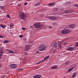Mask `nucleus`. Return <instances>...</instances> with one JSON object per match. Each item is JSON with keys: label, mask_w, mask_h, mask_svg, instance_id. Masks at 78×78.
Segmentation results:
<instances>
[{"label": "nucleus", "mask_w": 78, "mask_h": 78, "mask_svg": "<svg viewBox=\"0 0 78 78\" xmlns=\"http://www.w3.org/2000/svg\"><path fill=\"white\" fill-rule=\"evenodd\" d=\"M38 48L39 51H42L45 50L47 48V46L43 44H41L39 46Z\"/></svg>", "instance_id": "f257e3e1"}, {"label": "nucleus", "mask_w": 78, "mask_h": 78, "mask_svg": "<svg viewBox=\"0 0 78 78\" xmlns=\"http://www.w3.org/2000/svg\"><path fill=\"white\" fill-rule=\"evenodd\" d=\"M70 32V30L68 29H63L61 31V33L62 34H67Z\"/></svg>", "instance_id": "f03ea898"}, {"label": "nucleus", "mask_w": 78, "mask_h": 78, "mask_svg": "<svg viewBox=\"0 0 78 78\" xmlns=\"http://www.w3.org/2000/svg\"><path fill=\"white\" fill-rule=\"evenodd\" d=\"M35 28H40L42 27V26L40 23H37L34 25Z\"/></svg>", "instance_id": "7ed1b4c3"}, {"label": "nucleus", "mask_w": 78, "mask_h": 78, "mask_svg": "<svg viewBox=\"0 0 78 78\" xmlns=\"http://www.w3.org/2000/svg\"><path fill=\"white\" fill-rule=\"evenodd\" d=\"M19 16L20 19L23 20H24V19L25 18V15L23 12H21L19 14Z\"/></svg>", "instance_id": "20e7f679"}, {"label": "nucleus", "mask_w": 78, "mask_h": 78, "mask_svg": "<svg viewBox=\"0 0 78 78\" xmlns=\"http://www.w3.org/2000/svg\"><path fill=\"white\" fill-rule=\"evenodd\" d=\"M10 67L12 69H16V68H17V65L16 64H12L10 65Z\"/></svg>", "instance_id": "39448f33"}, {"label": "nucleus", "mask_w": 78, "mask_h": 78, "mask_svg": "<svg viewBox=\"0 0 78 78\" xmlns=\"http://www.w3.org/2000/svg\"><path fill=\"white\" fill-rule=\"evenodd\" d=\"M48 19L52 20H55L57 19V18L55 16H51L48 17Z\"/></svg>", "instance_id": "423d86ee"}, {"label": "nucleus", "mask_w": 78, "mask_h": 78, "mask_svg": "<svg viewBox=\"0 0 78 78\" xmlns=\"http://www.w3.org/2000/svg\"><path fill=\"white\" fill-rule=\"evenodd\" d=\"M57 43L58 42H57V41H55L54 42L53 45V48H56V47H57Z\"/></svg>", "instance_id": "0eeeda50"}, {"label": "nucleus", "mask_w": 78, "mask_h": 78, "mask_svg": "<svg viewBox=\"0 0 78 78\" xmlns=\"http://www.w3.org/2000/svg\"><path fill=\"white\" fill-rule=\"evenodd\" d=\"M76 27V25L75 24H70L69 25V27L71 28H75Z\"/></svg>", "instance_id": "6e6552de"}, {"label": "nucleus", "mask_w": 78, "mask_h": 78, "mask_svg": "<svg viewBox=\"0 0 78 78\" xmlns=\"http://www.w3.org/2000/svg\"><path fill=\"white\" fill-rule=\"evenodd\" d=\"M71 12V11L70 10H66L64 12L66 14H69Z\"/></svg>", "instance_id": "1a4fd4ad"}, {"label": "nucleus", "mask_w": 78, "mask_h": 78, "mask_svg": "<svg viewBox=\"0 0 78 78\" xmlns=\"http://www.w3.org/2000/svg\"><path fill=\"white\" fill-rule=\"evenodd\" d=\"M30 49V47L28 46H26L25 47V48L24 49L25 51H28V50Z\"/></svg>", "instance_id": "9d476101"}, {"label": "nucleus", "mask_w": 78, "mask_h": 78, "mask_svg": "<svg viewBox=\"0 0 78 78\" xmlns=\"http://www.w3.org/2000/svg\"><path fill=\"white\" fill-rule=\"evenodd\" d=\"M0 26L1 27H2V28H6V26L5 25H3V24H1Z\"/></svg>", "instance_id": "9b49d317"}, {"label": "nucleus", "mask_w": 78, "mask_h": 78, "mask_svg": "<svg viewBox=\"0 0 78 78\" xmlns=\"http://www.w3.org/2000/svg\"><path fill=\"white\" fill-rule=\"evenodd\" d=\"M57 68H58V66L56 65L54 66H52L51 67V69H57Z\"/></svg>", "instance_id": "f8f14e48"}, {"label": "nucleus", "mask_w": 78, "mask_h": 78, "mask_svg": "<svg viewBox=\"0 0 78 78\" xmlns=\"http://www.w3.org/2000/svg\"><path fill=\"white\" fill-rule=\"evenodd\" d=\"M4 50L3 48H1L0 50V53L1 54H3V51Z\"/></svg>", "instance_id": "ddd939ff"}, {"label": "nucleus", "mask_w": 78, "mask_h": 78, "mask_svg": "<svg viewBox=\"0 0 78 78\" xmlns=\"http://www.w3.org/2000/svg\"><path fill=\"white\" fill-rule=\"evenodd\" d=\"M70 64V62L69 61H68L66 62L65 65L66 66H68Z\"/></svg>", "instance_id": "4468645a"}, {"label": "nucleus", "mask_w": 78, "mask_h": 78, "mask_svg": "<svg viewBox=\"0 0 78 78\" xmlns=\"http://www.w3.org/2000/svg\"><path fill=\"white\" fill-rule=\"evenodd\" d=\"M58 9L60 10H64V8H62V6H60L58 8Z\"/></svg>", "instance_id": "2eb2a0df"}, {"label": "nucleus", "mask_w": 78, "mask_h": 78, "mask_svg": "<svg viewBox=\"0 0 78 78\" xmlns=\"http://www.w3.org/2000/svg\"><path fill=\"white\" fill-rule=\"evenodd\" d=\"M73 49V47H70L67 49V50H72Z\"/></svg>", "instance_id": "dca6fc26"}, {"label": "nucleus", "mask_w": 78, "mask_h": 78, "mask_svg": "<svg viewBox=\"0 0 78 78\" xmlns=\"http://www.w3.org/2000/svg\"><path fill=\"white\" fill-rule=\"evenodd\" d=\"M76 74H77V73H74L73 74V75L72 76V78H74L76 75Z\"/></svg>", "instance_id": "f3484780"}, {"label": "nucleus", "mask_w": 78, "mask_h": 78, "mask_svg": "<svg viewBox=\"0 0 78 78\" xmlns=\"http://www.w3.org/2000/svg\"><path fill=\"white\" fill-rule=\"evenodd\" d=\"M55 4V3L53 2L52 3H50L49 4V5L50 6H53V5H54Z\"/></svg>", "instance_id": "a211bd4d"}, {"label": "nucleus", "mask_w": 78, "mask_h": 78, "mask_svg": "<svg viewBox=\"0 0 78 78\" xmlns=\"http://www.w3.org/2000/svg\"><path fill=\"white\" fill-rule=\"evenodd\" d=\"M40 2H38L37 4H35L34 5V6H38V5H40Z\"/></svg>", "instance_id": "6ab92c4d"}, {"label": "nucleus", "mask_w": 78, "mask_h": 78, "mask_svg": "<svg viewBox=\"0 0 78 78\" xmlns=\"http://www.w3.org/2000/svg\"><path fill=\"white\" fill-rule=\"evenodd\" d=\"M49 58V56H46V57H45L44 59V61H45V60H46V59H48Z\"/></svg>", "instance_id": "aec40b11"}, {"label": "nucleus", "mask_w": 78, "mask_h": 78, "mask_svg": "<svg viewBox=\"0 0 78 78\" xmlns=\"http://www.w3.org/2000/svg\"><path fill=\"white\" fill-rule=\"evenodd\" d=\"M9 26L10 27H14V24L12 23H10Z\"/></svg>", "instance_id": "412c9836"}, {"label": "nucleus", "mask_w": 78, "mask_h": 78, "mask_svg": "<svg viewBox=\"0 0 78 78\" xmlns=\"http://www.w3.org/2000/svg\"><path fill=\"white\" fill-rule=\"evenodd\" d=\"M37 78H40L41 76V75L37 74Z\"/></svg>", "instance_id": "4be33fe9"}, {"label": "nucleus", "mask_w": 78, "mask_h": 78, "mask_svg": "<svg viewBox=\"0 0 78 78\" xmlns=\"http://www.w3.org/2000/svg\"><path fill=\"white\" fill-rule=\"evenodd\" d=\"M6 17H8V18H11V17H10V15L9 14H8L6 16Z\"/></svg>", "instance_id": "5701e85b"}, {"label": "nucleus", "mask_w": 78, "mask_h": 78, "mask_svg": "<svg viewBox=\"0 0 78 78\" xmlns=\"http://www.w3.org/2000/svg\"><path fill=\"white\" fill-rule=\"evenodd\" d=\"M8 53H13V51L9 50L8 51Z\"/></svg>", "instance_id": "b1692460"}, {"label": "nucleus", "mask_w": 78, "mask_h": 78, "mask_svg": "<svg viewBox=\"0 0 78 78\" xmlns=\"http://www.w3.org/2000/svg\"><path fill=\"white\" fill-rule=\"evenodd\" d=\"M8 42H9V40H5L4 41V43L5 44H6V43H8Z\"/></svg>", "instance_id": "393cba45"}, {"label": "nucleus", "mask_w": 78, "mask_h": 78, "mask_svg": "<svg viewBox=\"0 0 78 78\" xmlns=\"http://www.w3.org/2000/svg\"><path fill=\"white\" fill-rule=\"evenodd\" d=\"M72 70H73V69L72 68H71L70 69H69L68 71L69 72H70L71 71H72Z\"/></svg>", "instance_id": "a878e982"}, {"label": "nucleus", "mask_w": 78, "mask_h": 78, "mask_svg": "<svg viewBox=\"0 0 78 78\" xmlns=\"http://www.w3.org/2000/svg\"><path fill=\"white\" fill-rule=\"evenodd\" d=\"M58 47L60 49L61 48H62V45L61 44H59L58 45Z\"/></svg>", "instance_id": "bb28decb"}, {"label": "nucleus", "mask_w": 78, "mask_h": 78, "mask_svg": "<svg viewBox=\"0 0 78 78\" xmlns=\"http://www.w3.org/2000/svg\"><path fill=\"white\" fill-rule=\"evenodd\" d=\"M42 62V61H41L39 62H38L36 63L37 65V64H40V63H41Z\"/></svg>", "instance_id": "cd10ccee"}, {"label": "nucleus", "mask_w": 78, "mask_h": 78, "mask_svg": "<svg viewBox=\"0 0 78 78\" xmlns=\"http://www.w3.org/2000/svg\"><path fill=\"white\" fill-rule=\"evenodd\" d=\"M33 77L34 78H37V75H35Z\"/></svg>", "instance_id": "c85d7f7f"}, {"label": "nucleus", "mask_w": 78, "mask_h": 78, "mask_svg": "<svg viewBox=\"0 0 78 78\" xmlns=\"http://www.w3.org/2000/svg\"><path fill=\"white\" fill-rule=\"evenodd\" d=\"M19 37H20V38H22V37H23V35H21L19 36Z\"/></svg>", "instance_id": "c756f323"}, {"label": "nucleus", "mask_w": 78, "mask_h": 78, "mask_svg": "<svg viewBox=\"0 0 78 78\" xmlns=\"http://www.w3.org/2000/svg\"><path fill=\"white\" fill-rule=\"evenodd\" d=\"M24 54L25 55H28V53L27 52H25L24 53Z\"/></svg>", "instance_id": "7c9ffc66"}, {"label": "nucleus", "mask_w": 78, "mask_h": 78, "mask_svg": "<svg viewBox=\"0 0 78 78\" xmlns=\"http://www.w3.org/2000/svg\"><path fill=\"white\" fill-rule=\"evenodd\" d=\"M3 55V54H1L0 53V58H1L2 56V55Z\"/></svg>", "instance_id": "2f4dec72"}, {"label": "nucleus", "mask_w": 78, "mask_h": 78, "mask_svg": "<svg viewBox=\"0 0 78 78\" xmlns=\"http://www.w3.org/2000/svg\"><path fill=\"white\" fill-rule=\"evenodd\" d=\"M53 25H56V23H52Z\"/></svg>", "instance_id": "473e14b6"}, {"label": "nucleus", "mask_w": 78, "mask_h": 78, "mask_svg": "<svg viewBox=\"0 0 78 78\" xmlns=\"http://www.w3.org/2000/svg\"><path fill=\"white\" fill-rule=\"evenodd\" d=\"M23 70V69L22 68L20 69H19V70Z\"/></svg>", "instance_id": "72a5a7b5"}, {"label": "nucleus", "mask_w": 78, "mask_h": 78, "mask_svg": "<svg viewBox=\"0 0 78 78\" xmlns=\"http://www.w3.org/2000/svg\"><path fill=\"white\" fill-rule=\"evenodd\" d=\"M75 5V6H76V7H77V8H78V5Z\"/></svg>", "instance_id": "f704fd0d"}, {"label": "nucleus", "mask_w": 78, "mask_h": 78, "mask_svg": "<svg viewBox=\"0 0 78 78\" xmlns=\"http://www.w3.org/2000/svg\"><path fill=\"white\" fill-rule=\"evenodd\" d=\"M76 46H77V47H78V42L76 43Z\"/></svg>", "instance_id": "c9c22d12"}, {"label": "nucleus", "mask_w": 78, "mask_h": 78, "mask_svg": "<svg viewBox=\"0 0 78 78\" xmlns=\"http://www.w3.org/2000/svg\"><path fill=\"white\" fill-rule=\"evenodd\" d=\"M26 28H22V29L23 30H25Z\"/></svg>", "instance_id": "e433bc0d"}, {"label": "nucleus", "mask_w": 78, "mask_h": 78, "mask_svg": "<svg viewBox=\"0 0 78 78\" xmlns=\"http://www.w3.org/2000/svg\"><path fill=\"white\" fill-rule=\"evenodd\" d=\"M0 37H3V36L0 35Z\"/></svg>", "instance_id": "4c0bfd02"}, {"label": "nucleus", "mask_w": 78, "mask_h": 78, "mask_svg": "<svg viewBox=\"0 0 78 78\" xmlns=\"http://www.w3.org/2000/svg\"><path fill=\"white\" fill-rule=\"evenodd\" d=\"M27 5V3H25L24 4V5Z\"/></svg>", "instance_id": "58836bf2"}, {"label": "nucleus", "mask_w": 78, "mask_h": 78, "mask_svg": "<svg viewBox=\"0 0 78 78\" xmlns=\"http://www.w3.org/2000/svg\"><path fill=\"white\" fill-rule=\"evenodd\" d=\"M39 51H37V54H38V53H39Z\"/></svg>", "instance_id": "ea45409f"}, {"label": "nucleus", "mask_w": 78, "mask_h": 78, "mask_svg": "<svg viewBox=\"0 0 78 78\" xmlns=\"http://www.w3.org/2000/svg\"><path fill=\"white\" fill-rule=\"evenodd\" d=\"M52 27H49V29H50V28H52Z\"/></svg>", "instance_id": "a19ab883"}, {"label": "nucleus", "mask_w": 78, "mask_h": 78, "mask_svg": "<svg viewBox=\"0 0 78 78\" xmlns=\"http://www.w3.org/2000/svg\"><path fill=\"white\" fill-rule=\"evenodd\" d=\"M55 51H54L53 52V53H55Z\"/></svg>", "instance_id": "79ce46f5"}, {"label": "nucleus", "mask_w": 78, "mask_h": 78, "mask_svg": "<svg viewBox=\"0 0 78 78\" xmlns=\"http://www.w3.org/2000/svg\"><path fill=\"white\" fill-rule=\"evenodd\" d=\"M3 0H0V1H3Z\"/></svg>", "instance_id": "37998d69"}, {"label": "nucleus", "mask_w": 78, "mask_h": 78, "mask_svg": "<svg viewBox=\"0 0 78 78\" xmlns=\"http://www.w3.org/2000/svg\"><path fill=\"white\" fill-rule=\"evenodd\" d=\"M2 9H3V8H2Z\"/></svg>", "instance_id": "c03bdc74"}, {"label": "nucleus", "mask_w": 78, "mask_h": 78, "mask_svg": "<svg viewBox=\"0 0 78 78\" xmlns=\"http://www.w3.org/2000/svg\"><path fill=\"white\" fill-rule=\"evenodd\" d=\"M77 13H78V12H77Z\"/></svg>", "instance_id": "a18cd8bd"}]
</instances>
